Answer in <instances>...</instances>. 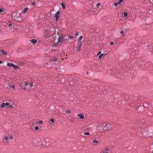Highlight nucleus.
Returning a JSON list of instances; mask_svg holds the SVG:
<instances>
[{
	"mask_svg": "<svg viewBox=\"0 0 153 153\" xmlns=\"http://www.w3.org/2000/svg\"><path fill=\"white\" fill-rule=\"evenodd\" d=\"M3 9L2 8H0V13L3 12Z\"/></svg>",
	"mask_w": 153,
	"mask_h": 153,
	"instance_id": "nucleus-30",
	"label": "nucleus"
},
{
	"mask_svg": "<svg viewBox=\"0 0 153 153\" xmlns=\"http://www.w3.org/2000/svg\"><path fill=\"white\" fill-rule=\"evenodd\" d=\"M28 8L27 7L24 8V10L22 11V13L24 14L26 13V12L28 10Z\"/></svg>",
	"mask_w": 153,
	"mask_h": 153,
	"instance_id": "nucleus-10",
	"label": "nucleus"
},
{
	"mask_svg": "<svg viewBox=\"0 0 153 153\" xmlns=\"http://www.w3.org/2000/svg\"><path fill=\"white\" fill-rule=\"evenodd\" d=\"M42 123H43V122L42 120H40V121H39V122H37V123H38L40 124H42Z\"/></svg>",
	"mask_w": 153,
	"mask_h": 153,
	"instance_id": "nucleus-28",
	"label": "nucleus"
},
{
	"mask_svg": "<svg viewBox=\"0 0 153 153\" xmlns=\"http://www.w3.org/2000/svg\"><path fill=\"white\" fill-rule=\"evenodd\" d=\"M83 38V37L82 36H81L79 37L78 39V43H81V40Z\"/></svg>",
	"mask_w": 153,
	"mask_h": 153,
	"instance_id": "nucleus-11",
	"label": "nucleus"
},
{
	"mask_svg": "<svg viewBox=\"0 0 153 153\" xmlns=\"http://www.w3.org/2000/svg\"><path fill=\"white\" fill-rule=\"evenodd\" d=\"M33 0L35 1H36V0Z\"/></svg>",
	"mask_w": 153,
	"mask_h": 153,
	"instance_id": "nucleus-50",
	"label": "nucleus"
},
{
	"mask_svg": "<svg viewBox=\"0 0 153 153\" xmlns=\"http://www.w3.org/2000/svg\"><path fill=\"white\" fill-rule=\"evenodd\" d=\"M30 41L33 44H36L37 42V41L35 39H32Z\"/></svg>",
	"mask_w": 153,
	"mask_h": 153,
	"instance_id": "nucleus-12",
	"label": "nucleus"
},
{
	"mask_svg": "<svg viewBox=\"0 0 153 153\" xmlns=\"http://www.w3.org/2000/svg\"><path fill=\"white\" fill-rule=\"evenodd\" d=\"M13 18L16 22H21L22 19L20 16V14L16 12H13L12 15Z\"/></svg>",
	"mask_w": 153,
	"mask_h": 153,
	"instance_id": "nucleus-1",
	"label": "nucleus"
},
{
	"mask_svg": "<svg viewBox=\"0 0 153 153\" xmlns=\"http://www.w3.org/2000/svg\"><path fill=\"white\" fill-rule=\"evenodd\" d=\"M43 142V143L42 144V145L44 146H47V144L46 142V141L45 140H43L42 141Z\"/></svg>",
	"mask_w": 153,
	"mask_h": 153,
	"instance_id": "nucleus-14",
	"label": "nucleus"
},
{
	"mask_svg": "<svg viewBox=\"0 0 153 153\" xmlns=\"http://www.w3.org/2000/svg\"><path fill=\"white\" fill-rule=\"evenodd\" d=\"M114 44V43L113 42H110V44L111 45H112Z\"/></svg>",
	"mask_w": 153,
	"mask_h": 153,
	"instance_id": "nucleus-41",
	"label": "nucleus"
},
{
	"mask_svg": "<svg viewBox=\"0 0 153 153\" xmlns=\"http://www.w3.org/2000/svg\"><path fill=\"white\" fill-rule=\"evenodd\" d=\"M33 86V83H30V86L31 87H32Z\"/></svg>",
	"mask_w": 153,
	"mask_h": 153,
	"instance_id": "nucleus-34",
	"label": "nucleus"
},
{
	"mask_svg": "<svg viewBox=\"0 0 153 153\" xmlns=\"http://www.w3.org/2000/svg\"><path fill=\"white\" fill-rule=\"evenodd\" d=\"M123 1V0H120L119 1V2H120V4Z\"/></svg>",
	"mask_w": 153,
	"mask_h": 153,
	"instance_id": "nucleus-38",
	"label": "nucleus"
},
{
	"mask_svg": "<svg viewBox=\"0 0 153 153\" xmlns=\"http://www.w3.org/2000/svg\"><path fill=\"white\" fill-rule=\"evenodd\" d=\"M10 138L11 140H12L13 138V136H11L10 137Z\"/></svg>",
	"mask_w": 153,
	"mask_h": 153,
	"instance_id": "nucleus-35",
	"label": "nucleus"
},
{
	"mask_svg": "<svg viewBox=\"0 0 153 153\" xmlns=\"http://www.w3.org/2000/svg\"><path fill=\"white\" fill-rule=\"evenodd\" d=\"M120 33L121 34H123L122 36L123 37H125L126 36V35L124 33V32L123 30H121L120 32Z\"/></svg>",
	"mask_w": 153,
	"mask_h": 153,
	"instance_id": "nucleus-13",
	"label": "nucleus"
},
{
	"mask_svg": "<svg viewBox=\"0 0 153 153\" xmlns=\"http://www.w3.org/2000/svg\"><path fill=\"white\" fill-rule=\"evenodd\" d=\"M124 15L125 17H127L128 16V14L126 12H125L124 13Z\"/></svg>",
	"mask_w": 153,
	"mask_h": 153,
	"instance_id": "nucleus-21",
	"label": "nucleus"
},
{
	"mask_svg": "<svg viewBox=\"0 0 153 153\" xmlns=\"http://www.w3.org/2000/svg\"><path fill=\"white\" fill-rule=\"evenodd\" d=\"M12 87L13 88V89H15V87H14V86L12 85Z\"/></svg>",
	"mask_w": 153,
	"mask_h": 153,
	"instance_id": "nucleus-46",
	"label": "nucleus"
},
{
	"mask_svg": "<svg viewBox=\"0 0 153 153\" xmlns=\"http://www.w3.org/2000/svg\"><path fill=\"white\" fill-rule=\"evenodd\" d=\"M100 53H101V52H100V51L98 53V54H97V55H99L100 54Z\"/></svg>",
	"mask_w": 153,
	"mask_h": 153,
	"instance_id": "nucleus-43",
	"label": "nucleus"
},
{
	"mask_svg": "<svg viewBox=\"0 0 153 153\" xmlns=\"http://www.w3.org/2000/svg\"><path fill=\"white\" fill-rule=\"evenodd\" d=\"M102 153V152H101V153Z\"/></svg>",
	"mask_w": 153,
	"mask_h": 153,
	"instance_id": "nucleus-51",
	"label": "nucleus"
},
{
	"mask_svg": "<svg viewBox=\"0 0 153 153\" xmlns=\"http://www.w3.org/2000/svg\"><path fill=\"white\" fill-rule=\"evenodd\" d=\"M104 56V54L103 53L101 54L99 56V58H100L101 57H102Z\"/></svg>",
	"mask_w": 153,
	"mask_h": 153,
	"instance_id": "nucleus-22",
	"label": "nucleus"
},
{
	"mask_svg": "<svg viewBox=\"0 0 153 153\" xmlns=\"http://www.w3.org/2000/svg\"><path fill=\"white\" fill-rule=\"evenodd\" d=\"M102 152L103 153H109V149L108 148H106Z\"/></svg>",
	"mask_w": 153,
	"mask_h": 153,
	"instance_id": "nucleus-8",
	"label": "nucleus"
},
{
	"mask_svg": "<svg viewBox=\"0 0 153 153\" xmlns=\"http://www.w3.org/2000/svg\"><path fill=\"white\" fill-rule=\"evenodd\" d=\"M46 64H48V63L46 62Z\"/></svg>",
	"mask_w": 153,
	"mask_h": 153,
	"instance_id": "nucleus-48",
	"label": "nucleus"
},
{
	"mask_svg": "<svg viewBox=\"0 0 153 153\" xmlns=\"http://www.w3.org/2000/svg\"><path fill=\"white\" fill-rule=\"evenodd\" d=\"M101 5V3L100 2H99L97 4V6H100Z\"/></svg>",
	"mask_w": 153,
	"mask_h": 153,
	"instance_id": "nucleus-25",
	"label": "nucleus"
},
{
	"mask_svg": "<svg viewBox=\"0 0 153 153\" xmlns=\"http://www.w3.org/2000/svg\"><path fill=\"white\" fill-rule=\"evenodd\" d=\"M61 5L63 9L65 8V6L64 5V4L63 3H61Z\"/></svg>",
	"mask_w": 153,
	"mask_h": 153,
	"instance_id": "nucleus-19",
	"label": "nucleus"
},
{
	"mask_svg": "<svg viewBox=\"0 0 153 153\" xmlns=\"http://www.w3.org/2000/svg\"><path fill=\"white\" fill-rule=\"evenodd\" d=\"M59 60L58 59H51L50 60V62L52 63H51V64L55 63L56 64L59 62Z\"/></svg>",
	"mask_w": 153,
	"mask_h": 153,
	"instance_id": "nucleus-5",
	"label": "nucleus"
},
{
	"mask_svg": "<svg viewBox=\"0 0 153 153\" xmlns=\"http://www.w3.org/2000/svg\"><path fill=\"white\" fill-rule=\"evenodd\" d=\"M98 142V141H97V140H94V142H93V143H97V142Z\"/></svg>",
	"mask_w": 153,
	"mask_h": 153,
	"instance_id": "nucleus-37",
	"label": "nucleus"
},
{
	"mask_svg": "<svg viewBox=\"0 0 153 153\" xmlns=\"http://www.w3.org/2000/svg\"><path fill=\"white\" fill-rule=\"evenodd\" d=\"M118 5V4L117 2H115L114 3V5L115 6H117Z\"/></svg>",
	"mask_w": 153,
	"mask_h": 153,
	"instance_id": "nucleus-31",
	"label": "nucleus"
},
{
	"mask_svg": "<svg viewBox=\"0 0 153 153\" xmlns=\"http://www.w3.org/2000/svg\"><path fill=\"white\" fill-rule=\"evenodd\" d=\"M2 63V61L0 60V64H1V63Z\"/></svg>",
	"mask_w": 153,
	"mask_h": 153,
	"instance_id": "nucleus-47",
	"label": "nucleus"
},
{
	"mask_svg": "<svg viewBox=\"0 0 153 153\" xmlns=\"http://www.w3.org/2000/svg\"><path fill=\"white\" fill-rule=\"evenodd\" d=\"M5 105H6V106H8L9 105V103L7 102H6L5 103Z\"/></svg>",
	"mask_w": 153,
	"mask_h": 153,
	"instance_id": "nucleus-26",
	"label": "nucleus"
},
{
	"mask_svg": "<svg viewBox=\"0 0 153 153\" xmlns=\"http://www.w3.org/2000/svg\"><path fill=\"white\" fill-rule=\"evenodd\" d=\"M68 37L70 38V39H71L72 38H74V37L71 36H69Z\"/></svg>",
	"mask_w": 153,
	"mask_h": 153,
	"instance_id": "nucleus-33",
	"label": "nucleus"
},
{
	"mask_svg": "<svg viewBox=\"0 0 153 153\" xmlns=\"http://www.w3.org/2000/svg\"><path fill=\"white\" fill-rule=\"evenodd\" d=\"M60 11H58L56 13L55 15V17L56 18V21L59 18V16L58 15L60 14Z\"/></svg>",
	"mask_w": 153,
	"mask_h": 153,
	"instance_id": "nucleus-7",
	"label": "nucleus"
},
{
	"mask_svg": "<svg viewBox=\"0 0 153 153\" xmlns=\"http://www.w3.org/2000/svg\"><path fill=\"white\" fill-rule=\"evenodd\" d=\"M89 133L88 132H85L84 133V134L86 135H89Z\"/></svg>",
	"mask_w": 153,
	"mask_h": 153,
	"instance_id": "nucleus-23",
	"label": "nucleus"
},
{
	"mask_svg": "<svg viewBox=\"0 0 153 153\" xmlns=\"http://www.w3.org/2000/svg\"><path fill=\"white\" fill-rule=\"evenodd\" d=\"M79 35L78 33H77L76 34V36H78Z\"/></svg>",
	"mask_w": 153,
	"mask_h": 153,
	"instance_id": "nucleus-45",
	"label": "nucleus"
},
{
	"mask_svg": "<svg viewBox=\"0 0 153 153\" xmlns=\"http://www.w3.org/2000/svg\"><path fill=\"white\" fill-rule=\"evenodd\" d=\"M150 2L153 4V0H150Z\"/></svg>",
	"mask_w": 153,
	"mask_h": 153,
	"instance_id": "nucleus-40",
	"label": "nucleus"
},
{
	"mask_svg": "<svg viewBox=\"0 0 153 153\" xmlns=\"http://www.w3.org/2000/svg\"><path fill=\"white\" fill-rule=\"evenodd\" d=\"M13 68L14 69L16 70L18 69H19V68L18 66L16 65H14V66H13Z\"/></svg>",
	"mask_w": 153,
	"mask_h": 153,
	"instance_id": "nucleus-17",
	"label": "nucleus"
},
{
	"mask_svg": "<svg viewBox=\"0 0 153 153\" xmlns=\"http://www.w3.org/2000/svg\"><path fill=\"white\" fill-rule=\"evenodd\" d=\"M5 103H3L1 105V108H3L4 107H5Z\"/></svg>",
	"mask_w": 153,
	"mask_h": 153,
	"instance_id": "nucleus-18",
	"label": "nucleus"
},
{
	"mask_svg": "<svg viewBox=\"0 0 153 153\" xmlns=\"http://www.w3.org/2000/svg\"><path fill=\"white\" fill-rule=\"evenodd\" d=\"M39 127L38 126L36 127L35 128V130H37L39 129Z\"/></svg>",
	"mask_w": 153,
	"mask_h": 153,
	"instance_id": "nucleus-32",
	"label": "nucleus"
},
{
	"mask_svg": "<svg viewBox=\"0 0 153 153\" xmlns=\"http://www.w3.org/2000/svg\"><path fill=\"white\" fill-rule=\"evenodd\" d=\"M25 86H27V82H25Z\"/></svg>",
	"mask_w": 153,
	"mask_h": 153,
	"instance_id": "nucleus-39",
	"label": "nucleus"
},
{
	"mask_svg": "<svg viewBox=\"0 0 153 153\" xmlns=\"http://www.w3.org/2000/svg\"><path fill=\"white\" fill-rule=\"evenodd\" d=\"M56 70L59 72H61L63 73L65 72V70L64 69V67L62 65H60L56 68Z\"/></svg>",
	"mask_w": 153,
	"mask_h": 153,
	"instance_id": "nucleus-3",
	"label": "nucleus"
},
{
	"mask_svg": "<svg viewBox=\"0 0 153 153\" xmlns=\"http://www.w3.org/2000/svg\"><path fill=\"white\" fill-rule=\"evenodd\" d=\"M50 121H51V122L52 123H53L54 122V120L53 119V118H52L50 120Z\"/></svg>",
	"mask_w": 153,
	"mask_h": 153,
	"instance_id": "nucleus-29",
	"label": "nucleus"
},
{
	"mask_svg": "<svg viewBox=\"0 0 153 153\" xmlns=\"http://www.w3.org/2000/svg\"><path fill=\"white\" fill-rule=\"evenodd\" d=\"M1 52L3 53V54L4 55H6L7 54V53L6 52L4 51V50H1Z\"/></svg>",
	"mask_w": 153,
	"mask_h": 153,
	"instance_id": "nucleus-24",
	"label": "nucleus"
},
{
	"mask_svg": "<svg viewBox=\"0 0 153 153\" xmlns=\"http://www.w3.org/2000/svg\"><path fill=\"white\" fill-rule=\"evenodd\" d=\"M59 38L58 39V41L57 43H56L55 45H57L59 43L62 42L65 40V39H64L63 36L62 34H60V35H59Z\"/></svg>",
	"mask_w": 153,
	"mask_h": 153,
	"instance_id": "nucleus-4",
	"label": "nucleus"
},
{
	"mask_svg": "<svg viewBox=\"0 0 153 153\" xmlns=\"http://www.w3.org/2000/svg\"><path fill=\"white\" fill-rule=\"evenodd\" d=\"M33 6L35 4V3L34 2H33L31 4Z\"/></svg>",
	"mask_w": 153,
	"mask_h": 153,
	"instance_id": "nucleus-36",
	"label": "nucleus"
},
{
	"mask_svg": "<svg viewBox=\"0 0 153 153\" xmlns=\"http://www.w3.org/2000/svg\"><path fill=\"white\" fill-rule=\"evenodd\" d=\"M149 116H151V115H149Z\"/></svg>",
	"mask_w": 153,
	"mask_h": 153,
	"instance_id": "nucleus-49",
	"label": "nucleus"
},
{
	"mask_svg": "<svg viewBox=\"0 0 153 153\" xmlns=\"http://www.w3.org/2000/svg\"><path fill=\"white\" fill-rule=\"evenodd\" d=\"M8 138L7 136H5L4 137V140L6 141H4V143H7V140H8Z\"/></svg>",
	"mask_w": 153,
	"mask_h": 153,
	"instance_id": "nucleus-16",
	"label": "nucleus"
},
{
	"mask_svg": "<svg viewBox=\"0 0 153 153\" xmlns=\"http://www.w3.org/2000/svg\"><path fill=\"white\" fill-rule=\"evenodd\" d=\"M118 4H120V2H119V1H118L117 2Z\"/></svg>",
	"mask_w": 153,
	"mask_h": 153,
	"instance_id": "nucleus-44",
	"label": "nucleus"
},
{
	"mask_svg": "<svg viewBox=\"0 0 153 153\" xmlns=\"http://www.w3.org/2000/svg\"><path fill=\"white\" fill-rule=\"evenodd\" d=\"M82 43H78V45L76 47L77 49V51H80L81 48L82 47Z\"/></svg>",
	"mask_w": 153,
	"mask_h": 153,
	"instance_id": "nucleus-6",
	"label": "nucleus"
},
{
	"mask_svg": "<svg viewBox=\"0 0 153 153\" xmlns=\"http://www.w3.org/2000/svg\"><path fill=\"white\" fill-rule=\"evenodd\" d=\"M7 65L8 66H11V67H13L14 66V64L13 63H8L7 64Z\"/></svg>",
	"mask_w": 153,
	"mask_h": 153,
	"instance_id": "nucleus-15",
	"label": "nucleus"
},
{
	"mask_svg": "<svg viewBox=\"0 0 153 153\" xmlns=\"http://www.w3.org/2000/svg\"><path fill=\"white\" fill-rule=\"evenodd\" d=\"M66 112L67 114H69L71 113V112L69 110H68L66 111Z\"/></svg>",
	"mask_w": 153,
	"mask_h": 153,
	"instance_id": "nucleus-20",
	"label": "nucleus"
},
{
	"mask_svg": "<svg viewBox=\"0 0 153 153\" xmlns=\"http://www.w3.org/2000/svg\"><path fill=\"white\" fill-rule=\"evenodd\" d=\"M8 107L10 108H13V106L12 105H9L8 106Z\"/></svg>",
	"mask_w": 153,
	"mask_h": 153,
	"instance_id": "nucleus-27",
	"label": "nucleus"
},
{
	"mask_svg": "<svg viewBox=\"0 0 153 153\" xmlns=\"http://www.w3.org/2000/svg\"><path fill=\"white\" fill-rule=\"evenodd\" d=\"M77 116L79 117L81 119H83L84 117V116L82 114H77Z\"/></svg>",
	"mask_w": 153,
	"mask_h": 153,
	"instance_id": "nucleus-9",
	"label": "nucleus"
},
{
	"mask_svg": "<svg viewBox=\"0 0 153 153\" xmlns=\"http://www.w3.org/2000/svg\"><path fill=\"white\" fill-rule=\"evenodd\" d=\"M9 27H10L11 26H12V24H10L9 25Z\"/></svg>",
	"mask_w": 153,
	"mask_h": 153,
	"instance_id": "nucleus-42",
	"label": "nucleus"
},
{
	"mask_svg": "<svg viewBox=\"0 0 153 153\" xmlns=\"http://www.w3.org/2000/svg\"><path fill=\"white\" fill-rule=\"evenodd\" d=\"M1 53V51H0V53Z\"/></svg>",
	"mask_w": 153,
	"mask_h": 153,
	"instance_id": "nucleus-52",
	"label": "nucleus"
},
{
	"mask_svg": "<svg viewBox=\"0 0 153 153\" xmlns=\"http://www.w3.org/2000/svg\"><path fill=\"white\" fill-rule=\"evenodd\" d=\"M102 126L104 127L103 129L105 130L109 131L112 128L111 124L110 123L105 124V123H103L102 124Z\"/></svg>",
	"mask_w": 153,
	"mask_h": 153,
	"instance_id": "nucleus-2",
	"label": "nucleus"
}]
</instances>
